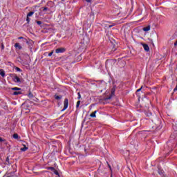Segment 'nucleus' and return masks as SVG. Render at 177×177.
I'll list each match as a JSON object with an SVG mask.
<instances>
[{
	"instance_id": "20e7f679",
	"label": "nucleus",
	"mask_w": 177,
	"mask_h": 177,
	"mask_svg": "<svg viewBox=\"0 0 177 177\" xmlns=\"http://www.w3.org/2000/svg\"><path fill=\"white\" fill-rule=\"evenodd\" d=\"M142 46L145 49V50H146V52H149V50H150V48H149V46L147 44H142Z\"/></svg>"
},
{
	"instance_id": "7ed1b4c3",
	"label": "nucleus",
	"mask_w": 177,
	"mask_h": 177,
	"mask_svg": "<svg viewBox=\"0 0 177 177\" xmlns=\"http://www.w3.org/2000/svg\"><path fill=\"white\" fill-rule=\"evenodd\" d=\"M12 80L14 81V82H20V78L17 76H14L12 77Z\"/></svg>"
},
{
	"instance_id": "393cba45",
	"label": "nucleus",
	"mask_w": 177,
	"mask_h": 177,
	"mask_svg": "<svg viewBox=\"0 0 177 177\" xmlns=\"http://www.w3.org/2000/svg\"><path fill=\"white\" fill-rule=\"evenodd\" d=\"M18 39H23V37H18Z\"/></svg>"
},
{
	"instance_id": "c756f323",
	"label": "nucleus",
	"mask_w": 177,
	"mask_h": 177,
	"mask_svg": "<svg viewBox=\"0 0 177 177\" xmlns=\"http://www.w3.org/2000/svg\"><path fill=\"white\" fill-rule=\"evenodd\" d=\"M160 175H162V174H161V173H160Z\"/></svg>"
},
{
	"instance_id": "ddd939ff",
	"label": "nucleus",
	"mask_w": 177,
	"mask_h": 177,
	"mask_svg": "<svg viewBox=\"0 0 177 177\" xmlns=\"http://www.w3.org/2000/svg\"><path fill=\"white\" fill-rule=\"evenodd\" d=\"M107 27H109V28H111V27H114V26H115V24H112L111 25L106 24Z\"/></svg>"
},
{
	"instance_id": "423d86ee",
	"label": "nucleus",
	"mask_w": 177,
	"mask_h": 177,
	"mask_svg": "<svg viewBox=\"0 0 177 177\" xmlns=\"http://www.w3.org/2000/svg\"><path fill=\"white\" fill-rule=\"evenodd\" d=\"M24 147L21 148V151H27L28 150V147L26 146V145H23Z\"/></svg>"
},
{
	"instance_id": "0eeeda50",
	"label": "nucleus",
	"mask_w": 177,
	"mask_h": 177,
	"mask_svg": "<svg viewBox=\"0 0 177 177\" xmlns=\"http://www.w3.org/2000/svg\"><path fill=\"white\" fill-rule=\"evenodd\" d=\"M15 46L16 49H19V50L21 49V46H20V44H19V43H16L15 44Z\"/></svg>"
},
{
	"instance_id": "2eb2a0df",
	"label": "nucleus",
	"mask_w": 177,
	"mask_h": 177,
	"mask_svg": "<svg viewBox=\"0 0 177 177\" xmlns=\"http://www.w3.org/2000/svg\"><path fill=\"white\" fill-rule=\"evenodd\" d=\"M20 94H21V92H19V91H15V92L13 93V95H20Z\"/></svg>"
},
{
	"instance_id": "1a4fd4ad",
	"label": "nucleus",
	"mask_w": 177,
	"mask_h": 177,
	"mask_svg": "<svg viewBox=\"0 0 177 177\" xmlns=\"http://www.w3.org/2000/svg\"><path fill=\"white\" fill-rule=\"evenodd\" d=\"M0 75H1V77H5V71L2 69H0Z\"/></svg>"
},
{
	"instance_id": "9b49d317",
	"label": "nucleus",
	"mask_w": 177,
	"mask_h": 177,
	"mask_svg": "<svg viewBox=\"0 0 177 177\" xmlns=\"http://www.w3.org/2000/svg\"><path fill=\"white\" fill-rule=\"evenodd\" d=\"M32 15H34V12H30L27 15V17H31V16H32Z\"/></svg>"
},
{
	"instance_id": "a211bd4d",
	"label": "nucleus",
	"mask_w": 177,
	"mask_h": 177,
	"mask_svg": "<svg viewBox=\"0 0 177 177\" xmlns=\"http://www.w3.org/2000/svg\"><path fill=\"white\" fill-rule=\"evenodd\" d=\"M15 70H16L17 71H19V72L21 71V69H20V68H19V67H16V68H15Z\"/></svg>"
},
{
	"instance_id": "c85d7f7f",
	"label": "nucleus",
	"mask_w": 177,
	"mask_h": 177,
	"mask_svg": "<svg viewBox=\"0 0 177 177\" xmlns=\"http://www.w3.org/2000/svg\"><path fill=\"white\" fill-rule=\"evenodd\" d=\"M44 10H46V8H44Z\"/></svg>"
},
{
	"instance_id": "6e6552de",
	"label": "nucleus",
	"mask_w": 177,
	"mask_h": 177,
	"mask_svg": "<svg viewBox=\"0 0 177 177\" xmlns=\"http://www.w3.org/2000/svg\"><path fill=\"white\" fill-rule=\"evenodd\" d=\"M143 31H150V26H147V27H145L143 28Z\"/></svg>"
},
{
	"instance_id": "dca6fc26",
	"label": "nucleus",
	"mask_w": 177,
	"mask_h": 177,
	"mask_svg": "<svg viewBox=\"0 0 177 177\" xmlns=\"http://www.w3.org/2000/svg\"><path fill=\"white\" fill-rule=\"evenodd\" d=\"M80 104H81V101H77V104H76L77 109H78V107H80Z\"/></svg>"
},
{
	"instance_id": "bb28decb",
	"label": "nucleus",
	"mask_w": 177,
	"mask_h": 177,
	"mask_svg": "<svg viewBox=\"0 0 177 177\" xmlns=\"http://www.w3.org/2000/svg\"><path fill=\"white\" fill-rule=\"evenodd\" d=\"M55 175H59V173L57 171L55 172Z\"/></svg>"
},
{
	"instance_id": "5701e85b",
	"label": "nucleus",
	"mask_w": 177,
	"mask_h": 177,
	"mask_svg": "<svg viewBox=\"0 0 177 177\" xmlns=\"http://www.w3.org/2000/svg\"><path fill=\"white\" fill-rule=\"evenodd\" d=\"M42 24V22H41L40 21H37V24H39V25H40V24Z\"/></svg>"
},
{
	"instance_id": "f8f14e48",
	"label": "nucleus",
	"mask_w": 177,
	"mask_h": 177,
	"mask_svg": "<svg viewBox=\"0 0 177 177\" xmlns=\"http://www.w3.org/2000/svg\"><path fill=\"white\" fill-rule=\"evenodd\" d=\"M13 138H14V139H19V135L17 133H15L13 135Z\"/></svg>"
},
{
	"instance_id": "f3484780",
	"label": "nucleus",
	"mask_w": 177,
	"mask_h": 177,
	"mask_svg": "<svg viewBox=\"0 0 177 177\" xmlns=\"http://www.w3.org/2000/svg\"><path fill=\"white\" fill-rule=\"evenodd\" d=\"M48 169H50L51 171H55V167H48Z\"/></svg>"
},
{
	"instance_id": "4be33fe9",
	"label": "nucleus",
	"mask_w": 177,
	"mask_h": 177,
	"mask_svg": "<svg viewBox=\"0 0 177 177\" xmlns=\"http://www.w3.org/2000/svg\"><path fill=\"white\" fill-rule=\"evenodd\" d=\"M142 87H140L139 89L137 90V92H140V91H142Z\"/></svg>"
},
{
	"instance_id": "412c9836",
	"label": "nucleus",
	"mask_w": 177,
	"mask_h": 177,
	"mask_svg": "<svg viewBox=\"0 0 177 177\" xmlns=\"http://www.w3.org/2000/svg\"><path fill=\"white\" fill-rule=\"evenodd\" d=\"M26 21H28V23H30V18L28 17H27L26 18Z\"/></svg>"
},
{
	"instance_id": "6ab92c4d",
	"label": "nucleus",
	"mask_w": 177,
	"mask_h": 177,
	"mask_svg": "<svg viewBox=\"0 0 177 177\" xmlns=\"http://www.w3.org/2000/svg\"><path fill=\"white\" fill-rule=\"evenodd\" d=\"M78 97L77 99H81V93H77Z\"/></svg>"
},
{
	"instance_id": "4468645a",
	"label": "nucleus",
	"mask_w": 177,
	"mask_h": 177,
	"mask_svg": "<svg viewBox=\"0 0 177 177\" xmlns=\"http://www.w3.org/2000/svg\"><path fill=\"white\" fill-rule=\"evenodd\" d=\"M21 88H18V87H14V88H12V91H21Z\"/></svg>"
},
{
	"instance_id": "b1692460",
	"label": "nucleus",
	"mask_w": 177,
	"mask_h": 177,
	"mask_svg": "<svg viewBox=\"0 0 177 177\" xmlns=\"http://www.w3.org/2000/svg\"><path fill=\"white\" fill-rule=\"evenodd\" d=\"M174 46H177V40H176V41L174 43Z\"/></svg>"
},
{
	"instance_id": "9d476101",
	"label": "nucleus",
	"mask_w": 177,
	"mask_h": 177,
	"mask_svg": "<svg viewBox=\"0 0 177 177\" xmlns=\"http://www.w3.org/2000/svg\"><path fill=\"white\" fill-rule=\"evenodd\" d=\"M56 100H60V99H62V97H63V96L62 95H55V96Z\"/></svg>"
},
{
	"instance_id": "f257e3e1",
	"label": "nucleus",
	"mask_w": 177,
	"mask_h": 177,
	"mask_svg": "<svg viewBox=\"0 0 177 177\" xmlns=\"http://www.w3.org/2000/svg\"><path fill=\"white\" fill-rule=\"evenodd\" d=\"M67 107H68V99L66 98L64 102V109H62V111L67 110Z\"/></svg>"
},
{
	"instance_id": "cd10ccee",
	"label": "nucleus",
	"mask_w": 177,
	"mask_h": 177,
	"mask_svg": "<svg viewBox=\"0 0 177 177\" xmlns=\"http://www.w3.org/2000/svg\"><path fill=\"white\" fill-rule=\"evenodd\" d=\"M86 2H91V0H86Z\"/></svg>"
},
{
	"instance_id": "39448f33",
	"label": "nucleus",
	"mask_w": 177,
	"mask_h": 177,
	"mask_svg": "<svg viewBox=\"0 0 177 177\" xmlns=\"http://www.w3.org/2000/svg\"><path fill=\"white\" fill-rule=\"evenodd\" d=\"M96 113H97V111H95L92 113H91L90 117L92 118H96Z\"/></svg>"
},
{
	"instance_id": "a878e982",
	"label": "nucleus",
	"mask_w": 177,
	"mask_h": 177,
	"mask_svg": "<svg viewBox=\"0 0 177 177\" xmlns=\"http://www.w3.org/2000/svg\"><path fill=\"white\" fill-rule=\"evenodd\" d=\"M0 142H3V139H2V138H0Z\"/></svg>"
},
{
	"instance_id": "f03ea898",
	"label": "nucleus",
	"mask_w": 177,
	"mask_h": 177,
	"mask_svg": "<svg viewBox=\"0 0 177 177\" xmlns=\"http://www.w3.org/2000/svg\"><path fill=\"white\" fill-rule=\"evenodd\" d=\"M64 50H66L63 48H57L55 50V53H63V52H64Z\"/></svg>"
},
{
	"instance_id": "aec40b11",
	"label": "nucleus",
	"mask_w": 177,
	"mask_h": 177,
	"mask_svg": "<svg viewBox=\"0 0 177 177\" xmlns=\"http://www.w3.org/2000/svg\"><path fill=\"white\" fill-rule=\"evenodd\" d=\"M52 55H53V50L51 51V52L48 54V56L50 57V56H52Z\"/></svg>"
}]
</instances>
